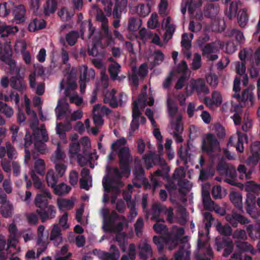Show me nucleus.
<instances>
[{
    "label": "nucleus",
    "mask_w": 260,
    "mask_h": 260,
    "mask_svg": "<svg viewBox=\"0 0 260 260\" xmlns=\"http://www.w3.org/2000/svg\"><path fill=\"white\" fill-rule=\"evenodd\" d=\"M52 198L49 191L43 190L38 193L35 198L34 204L37 207L36 213L42 222L53 219L56 214V209L52 205H49V199Z\"/></svg>",
    "instance_id": "1"
},
{
    "label": "nucleus",
    "mask_w": 260,
    "mask_h": 260,
    "mask_svg": "<svg viewBox=\"0 0 260 260\" xmlns=\"http://www.w3.org/2000/svg\"><path fill=\"white\" fill-rule=\"evenodd\" d=\"M126 143L125 140L120 139L112 143L111 149L114 151H117V155L119 158V165L120 170L123 174H127L129 175L131 173V164L133 161L130 150L127 147H121Z\"/></svg>",
    "instance_id": "2"
},
{
    "label": "nucleus",
    "mask_w": 260,
    "mask_h": 260,
    "mask_svg": "<svg viewBox=\"0 0 260 260\" xmlns=\"http://www.w3.org/2000/svg\"><path fill=\"white\" fill-rule=\"evenodd\" d=\"M2 60H4L8 66L9 73L16 75L10 80V86L19 92L24 91L26 88V82L23 77L20 75V70L16 67L15 61L11 58V55L8 54L7 56H2Z\"/></svg>",
    "instance_id": "3"
},
{
    "label": "nucleus",
    "mask_w": 260,
    "mask_h": 260,
    "mask_svg": "<svg viewBox=\"0 0 260 260\" xmlns=\"http://www.w3.org/2000/svg\"><path fill=\"white\" fill-rule=\"evenodd\" d=\"M143 159L147 170L150 169L154 166H160L165 173L170 171V168L167 165L166 160L159 154L150 152L143 156Z\"/></svg>",
    "instance_id": "4"
},
{
    "label": "nucleus",
    "mask_w": 260,
    "mask_h": 260,
    "mask_svg": "<svg viewBox=\"0 0 260 260\" xmlns=\"http://www.w3.org/2000/svg\"><path fill=\"white\" fill-rule=\"evenodd\" d=\"M201 147L202 151L208 155L220 149L219 142L215 136L212 133L206 135V139L202 140Z\"/></svg>",
    "instance_id": "5"
},
{
    "label": "nucleus",
    "mask_w": 260,
    "mask_h": 260,
    "mask_svg": "<svg viewBox=\"0 0 260 260\" xmlns=\"http://www.w3.org/2000/svg\"><path fill=\"white\" fill-rule=\"evenodd\" d=\"M104 191L106 193L112 192V194L118 196L120 192V189L118 185H113L114 184H117L120 186L123 185L121 181H116L115 179L112 177L105 176L102 180Z\"/></svg>",
    "instance_id": "6"
},
{
    "label": "nucleus",
    "mask_w": 260,
    "mask_h": 260,
    "mask_svg": "<svg viewBox=\"0 0 260 260\" xmlns=\"http://www.w3.org/2000/svg\"><path fill=\"white\" fill-rule=\"evenodd\" d=\"M215 245L217 251H220L224 248L223 256H228L233 251V242L228 237H217L215 239Z\"/></svg>",
    "instance_id": "7"
},
{
    "label": "nucleus",
    "mask_w": 260,
    "mask_h": 260,
    "mask_svg": "<svg viewBox=\"0 0 260 260\" xmlns=\"http://www.w3.org/2000/svg\"><path fill=\"white\" fill-rule=\"evenodd\" d=\"M217 171L221 174L227 177L236 178L237 172L235 168L232 165L226 162H219L217 167Z\"/></svg>",
    "instance_id": "8"
},
{
    "label": "nucleus",
    "mask_w": 260,
    "mask_h": 260,
    "mask_svg": "<svg viewBox=\"0 0 260 260\" xmlns=\"http://www.w3.org/2000/svg\"><path fill=\"white\" fill-rule=\"evenodd\" d=\"M190 86L191 92L196 91L198 94L202 93L207 94L209 92V88L206 85L205 80L202 78L192 80L190 82Z\"/></svg>",
    "instance_id": "9"
},
{
    "label": "nucleus",
    "mask_w": 260,
    "mask_h": 260,
    "mask_svg": "<svg viewBox=\"0 0 260 260\" xmlns=\"http://www.w3.org/2000/svg\"><path fill=\"white\" fill-rule=\"evenodd\" d=\"M132 111V121L131 123V133H134L139 127V118L142 115V112L139 108L138 104L137 101H135L133 104Z\"/></svg>",
    "instance_id": "10"
},
{
    "label": "nucleus",
    "mask_w": 260,
    "mask_h": 260,
    "mask_svg": "<svg viewBox=\"0 0 260 260\" xmlns=\"http://www.w3.org/2000/svg\"><path fill=\"white\" fill-rule=\"evenodd\" d=\"M139 256L140 258L146 260L152 256V249L150 245L146 241L141 242L138 245Z\"/></svg>",
    "instance_id": "11"
},
{
    "label": "nucleus",
    "mask_w": 260,
    "mask_h": 260,
    "mask_svg": "<svg viewBox=\"0 0 260 260\" xmlns=\"http://www.w3.org/2000/svg\"><path fill=\"white\" fill-rule=\"evenodd\" d=\"M226 219L234 228L237 227L239 223L242 224H245L249 222V220L247 218L241 214L236 213L232 215H228L226 216Z\"/></svg>",
    "instance_id": "12"
},
{
    "label": "nucleus",
    "mask_w": 260,
    "mask_h": 260,
    "mask_svg": "<svg viewBox=\"0 0 260 260\" xmlns=\"http://www.w3.org/2000/svg\"><path fill=\"white\" fill-rule=\"evenodd\" d=\"M133 174L135 176L133 180V185L137 188H141V185L139 182L146 178L144 169L141 166L137 165L133 170Z\"/></svg>",
    "instance_id": "13"
},
{
    "label": "nucleus",
    "mask_w": 260,
    "mask_h": 260,
    "mask_svg": "<svg viewBox=\"0 0 260 260\" xmlns=\"http://www.w3.org/2000/svg\"><path fill=\"white\" fill-rule=\"evenodd\" d=\"M202 4V3L200 1L198 3H196V1L193 0H183L181 11L183 14H185L186 12V8L188 7V12L190 14H193L196 9L200 8Z\"/></svg>",
    "instance_id": "14"
},
{
    "label": "nucleus",
    "mask_w": 260,
    "mask_h": 260,
    "mask_svg": "<svg viewBox=\"0 0 260 260\" xmlns=\"http://www.w3.org/2000/svg\"><path fill=\"white\" fill-rule=\"evenodd\" d=\"M252 155L248 158L250 162L256 165L260 160V141L253 142L250 147Z\"/></svg>",
    "instance_id": "15"
},
{
    "label": "nucleus",
    "mask_w": 260,
    "mask_h": 260,
    "mask_svg": "<svg viewBox=\"0 0 260 260\" xmlns=\"http://www.w3.org/2000/svg\"><path fill=\"white\" fill-rule=\"evenodd\" d=\"M12 13L16 23H21L25 21L26 9L24 5H19L14 7Z\"/></svg>",
    "instance_id": "16"
},
{
    "label": "nucleus",
    "mask_w": 260,
    "mask_h": 260,
    "mask_svg": "<svg viewBox=\"0 0 260 260\" xmlns=\"http://www.w3.org/2000/svg\"><path fill=\"white\" fill-rule=\"evenodd\" d=\"M44 230L45 226L43 225H40L38 229V239L37 243L38 245L41 247L40 248H38L37 250L38 255L45 251L47 248V244L43 235Z\"/></svg>",
    "instance_id": "17"
},
{
    "label": "nucleus",
    "mask_w": 260,
    "mask_h": 260,
    "mask_svg": "<svg viewBox=\"0 0 260 260\" xmlns=\"http://www.w3.org/2000/svg\"><path fill=\"white\" fill-rule=\"evenodd\" d=\"M233 96L234 98H236L239 102L245 103L246 102L249 101L251 106L253 104V94L248 88H246L244 90L241 95H240L239 93H235L233 94Z\"/></svg>",
    "instance_id": "18"
},
{
    "label": "nucleus",
    "mask_w": 260,
    "mask_h": 260,
    "mask_svg": "<svg viewBox=\"0 0 260 260\" xmlns=\"http://www.w3.org/2000/svg\"><path fill=\"white\" fill-rule=\"evenodd\" d=\"M127 0H116L113 11L114 18H121V13L126 10Z\"/></svg>",
    "instance_id": "19"
},
{
    "label": "nucleus",
    "mask_w": 260,
    "mask_h": 260,
    "mask_svg": "<svg viewBox=\"0 0 260 260\" xmlns=\"http://www.w3.org/2000/svg\"><path fill=\"white\" fill-rule=\"evenodd\" d=\"M229 197L230 201L236 208L239 211H241L243 208L241 194L238 192L232 191L230 193Z\"/></svg>",
    "instance_id": "20"
},
{
    "label": "nucleus",
    "mask_w": 260,
    "mask_h": 260,
    "mask_svg": "<svg viewBox=\"0 0 260 260\" xmlns=\"http://www.w3.org/2000/svg\"><path fill=\"white\" fill-rule=\"evenodd\" d=\"M247 232L251 239L255 240L260 239V223L249 224L247 227Z\"/></svg>",
    "instance_id": "21"
},
{
    "label": "nucleus",
    "mask_w": 260,
    "mask_h": 260,
    "mask_svg": "<svg viewBox=\"0 0 260 260\" xmlns=\"http://www.w3.org/2000/svg\"><path fill=\"white\" fill-rule=\"evenodd\" d=\"M46 26V23L44 19L35 18L29 24L28 30L30 31L35 32L44 28Z\"/></svg>",
    "instance_id": "22"
},
{
    "label": "nucleus",
    "mask_w": 260,
    "mask_h": 260,
    "mask_svg": "<svg viewBox=\"0 0 260 260\" xmlns=\"http://www.w3.org/2000/svg\"><path fill=\"white\" fill-rule=\"evenodd\" d=\"M256 196L254 193L248 192L247 193L245 202L246 209L247 212L250 213L255 208Z\"/></svg>",
    "instance_id": "23"
},
{
    "label": "nucleus",
    "mask_w": 260,
    "mask_h": 260,
    "mask_svg": "<svg viewBox=\"0 0 260 260\" xmlns=\"http://www.w3.org/2000/svg\"><path fill=\"white\" fill-rule=\"evenodd\" d=\"M203 204L205 209L211 210L214 209V203L212 201L209 191L203 190L202 191Z\"/></svg>",
    "instance_id": "24"
},
{
    "label": "nucleus",
    "mask_w": 260,
    "mask_h": 260,
    "mask_svg": "<svg viewBox=\"0 0 260 260\" xmlns=\"http://www.w3.org/2000/svg\"><path fill=\"white\" fill-rule=\"evenodd\" d=\"M10 237L8 239V248L15 247L17 242L16 239L17 227L14 224H10L9 226Z\"/></svg>",
    "instance_id": "25"
},
{
    "label": "nucleus",
    "mask_w": 260,
    "mask_h": 260,
    "mask_svg": "<svg viewBox=\"0 0 260 260\" xmlns=\"http://www.w3.org/2000/svg\"><path fill=\"white\" fill-rule=\"evenodd\" d=\"M61 231L57 224H55L51 231L50 239L54 241V245L57 246L61 241Z\"/></svg>",
    "instance_id": "26"
},
{
    "label": "nucleus",
    "mask_w": 260,
    "mask_h": 260,
    "mask_svg": "<svg viewBox=\"0 0 260 260\" xmlns=\"http://www.w3.org/2000/svg\"><path fill=\"white\" fill-rule=\"evenodd\" d=\"M18 31L17 26L12 27L6 24H2L0 25V37L5 38L10 34H14Z\"/></svg>",
    "instance_id": "27"
},
{
    "label": "nucleus",
    "mask_w": 260,
    "mask_h": 260,
    "mask_svg": "<svg viewBox=\"0 0 260 260\" xmlns=\"http://www.w3.org/2000/svg\"><path fill=\"white\" fill-rule=\"evenodd\" d=\"M53 192L56 195L61 196L66 194L69 192L71 187L64 183H61L58 185L56 184L52 187Z\"/></svg>",
    "instance_id": "28"
},
{
    "label": "nucleus",
    "mask_w": 260,
    "mask_h": 260,
    "mask_svg": "<svg viewBox=\"0 0 260 260\" xmlns=\"http://www.w3.org/2000/svg\"><path fill=\"white\" fill-rule=\"evenodd\" d=\"M240 5V1H233L231 3L229 10L225 11L226 15L230 19L237 16L239 6Z\"/></svg>",
    "instance_id": "29"
},
{
    "label": "nucleus",
    "mask_w": 260,
    "mask_h": 260,
    "mask_svg": "<svg viewBox=\"0 0 260 260\" xmlns=\"http://www.w3.org/2000/svg\"><path fill=\"white\" fill-rule=\"evenodd\" d=\"M59 177L55 174L54 170L50 169L48 170L46 175V179L48 185L52 188L57 184Z\"/></svg>",
    "instance_id": "30"
},
{
    "label": "nucleus",
    "mask_w": 260,
    "mask_h": 260,
    "mask_svg": "<svg viewBox=\"0 0 260 260\" xmlns=\"http://www.w3.org/2000/svg\"><path fill=\"white\" fill-rule=\"evenodd\" d=\"M214 169L211 166H208L206 168L200 170L199 179L202 181H206L214 176Z\"/></svg>",
    "instance_id": "31"
},
{
    "label": "nucleus",
    "mask_w": 260,
    "mask_h": 260,
    "mask_svg": "<svg viewBox=\"0 0 260 260\" xmlns=\"http://www.w3.org/2000/svg\"><path fill=\"white\" fill-rule=\"evenodd\" d=\"M92 159V154L86 152L85 150L83 151V155L81 154H78L77 155L78 163L82 167L86 165Z\"/></svg>",
    "instance_id": "32"
},
{
    "label": "nucleus",
    "mask_w": 260,
    "mask_h": 260,
    "mask_svg": "<svg viewBox=\"0 0 260 260\" xmlns=\"http://www.w3.org/2000/svg\"><path fill=\"white\" fill-rule=\"evenodd\" d=\"M184 234V229L182 227L177 228L174 232V234L171 235L169 237L170 240L176 246L178 242L181 241V238Z\"/></svg>",
    "instance_id": "33"
},
{
    "label": "nucleus",
    "mask_w": 260,
    "mask_h": 260,
    "mask_svg": "<svg viewBox=\"0 0 260 260\" xmlns=\"http://www.w3.org/2000/svg\"><path fill=\"white\" fill-rule=\"evenodd\" d=\"M237 172L239 174V178L243 180H248L251 178L252 171L249 170L247 171V168L244 165H239L237 168Z\"/></svg>",
    "instance_id": "34"
},
{
    "label": "nucleus",
    "mask_w": 260,
    "mask_h": 260,
    "mask_svg": "<svg viewBox=\"0 0 260 260\" xmlns=\"http://www.w3.org/2000/svg\"><path fill=\"white\" fill-rule=\"evenodd\" d=\"M67 86L64 90L65 95L69 96L70 94V90H75L77 86L75 78L72 77L71 75L68 77L67 81Z\"/></svg>",
    "instance_id": "35"
},
{
    "label": "nucleus",
    "mask_w": 260,
    "mask_h": 260,
    "mask_svg": "<svg viewBox=\"0 0 260 260\" xmlns=\"http://www.w3.org/2000/svg\"><path fill=\"white\" fill-rule=\"evenodd\" d=\"M57 3L56 0H46V6L44 7V14L49 15L55 13L56 10Z\"/></svg>",
    "instance_id": "36"
},
{
    "label": "nucleus",
    "mask_w": 260,
    "mask_h": 260,
    "mask_svg": "<svg viewBox=\"0 0 260 260\" xmlns=\"http://www.w3.org/2000/svg\"><path fill=\"white\" fill-rule=\"evenodd\" d=\"M95 72L93 69L88 70L87 67H84L83 72L80 76V81H89L90 79H93Z\"/></svg>",
    "instance_id": "37"
},
{
    "label": "nucleus",
    "mask_w": 260,
    "mask_h": 260,
    "mask_svg": "<svg viewBox=\"0 0 260 260\" xmlns=\"http://www.w3.org/2000/svg\"><path fill=\"white\" fill-rule=\"evenodd\" d=\"M167 109L171 117H174L178 110V108L175 102L168 96L167 101Z\"/></svg>",
    "instance_id": "38"
},
{
    "label": "nucleus",
    "mask_w": 260,
    "mask_h": 260,
    "mask_svg": "<svg viewBox=\"0 0 260 260\" xmlns=\"http://www.w3.org/2000/svg\"><path fill=\"white\" fill-rule=\"evenodd\" d=\"M79 37V34L78 31L72 30L67 34L66 36V40L68 44L71 46H74Z\"/></svg>",
    "instance_id": "39"
},
{
    "label": "nucleus",
    "mask_w": 260,
    "mask_h": 260,
    "mask_svg": "<svg viewBox=\"0 0 260 260\" xmlns=\"http://www.w3.org/2000/svg\"><path fill=\"white\" fill-rule=\"evenodd\" d=\"M216 229L221 235L224 236V237H228L232 233V229L230 225H222L220 222L217 224Z\"/></svg>",
    "instance_id": "40"
},
{
    "label": "nucleus",
    "mask_w": 260,
    "mask_h": 260,
    "mask_svg": "<svg viewBox=\"0 0 260 260\" xmlns=\"http://www.w3.org/2000/svg\"><path fill=\"white\" fill-rule=\"evenodd\" d=\"M237 19L240 26L242 27H244L248 20V17L246 10L242 9L239 11L237 14Z\"/></svg>",
    "instance_id": "41"
},
{
    "label": "nucleus",
    "mask_w": 260,
    "mask_h": 260,
    "mask_svg": "<svg viewBox=\"0 0 260 260\" xmlns=\"http://www.w3.org/2000/svg\"><path fill=\"white\" fill-rule=\"evenodd\" d=\"M13 206L9 203L1 206L0 213L5 218L10 217L12 216Z\"/></svg>",
    "instance_id": "42"
},
{
    "label": "nucleus",
    "mask_w": 260,
    "mask_h": 260,
    "mask_svg": "<svg viewBox=\"0 0 260 260\" xmlns=\"http://www.w3.org/2000/svg\"><path fill=\"white\" fill-rule=\"evenodd\" d=\"M106 172L107 175L106 176H110L112 172H113L114 177H113L115 179H121L122 177V175L123 174L121 170V172L119 171L117 167L113 168L109 165L106 166ZM127 175V174H125Z\"/></svg>",
    "instance_id": "43"
},
{
    "label": "nucleus",
    "mask_w": 260,
    "mask_h": 260,
    "mask_svg": "<svg viewBox=\"0 0 260 260\" xmlns=\"http://www.w3.org/2000/svg\"><path fill=\"white\" fill-rule=\"evenodd\" d=\"M125 237V234L124 233H118L115 236V240L118 242L119 246L123 252L126 251Z\"/></svg>",
    "instance_id": "44"
},
{
    "label": "nucleus",
    "mask_w": 260,
    "mask_h": 260,
    "mask_svg": "<svg viewBox=\"0 0 260 260\" xmlns=\"http://www.w3.org/2000/svg\"><path fill=\"white\" fill-rule=\"evenodd\" d=\"M0 112L8 118L11 117L14 113L12 107L1 101H0Z\"/></svg>",
    "instance_id": "45"
},
{
    "label": "nucleus",
    "mask_w": 260,
    "mask_h": 260,
    "mask_svg": "<svg viewBox=\"0 0 260 260\" xmlns=\"http://www.w3.org/2000/svg\"><path fill=\"white\" fill-rule=\"evenodd\" d=\"M235 244L237 248L240 251H251L252 250V246L247 242L236 241Z\"/></svg>",
    "instance_id": "46"
},
{
    "label": "nucleus",
    "mask_w": 260,
    "mask_h": 260,
    "mask_svg": "<svg viewBox=\"0 0 260 260\" xmlns=\"http://www.w3.org/2000/svg\"><path fill=\"white\" fill-rule=\"evenodd\" d=\"M6 148L9 159L10 160L15 159L17 157V152L14 147L9 142H7L6 143Z\"/></svg>",
    "instance_id": "47"
},
{
    "label": "nucleus",
    "mask_w": 260,
    "mask_h": 260,
    "mask_svg": "<svg viewBox=\"0 0 260 260\" xmlns=\"http://www.w3.org/2000/svg\"><path fill=\"white\" fill-rule=\"evenodd\" d=\"M45 165L44 161L42 159H39L35 161V170L41 176L45 174Z\"/></svg>",
    "instance_id": "48"
},
{
    "label": "nucleus",
    "mask_w": 260,
    "mask_h": 260,
    "mask_svg": "<svg viewBox=\"0 0 260 260\" xmlns=\"http://www.w3.org/2000/svg\"><path fill=\"white\" fill-rule=\"evenodd\" d=\"M165 207L158 204H153L152 206V220L159 217L160 213L163 211Z\"/></svg>",
    "instance_id": "49"
},
{
    "label": "nucleus",
    "mask_w": 260,
    "mask_h": 260,
    "mask_svg": "<svg viewBox=\"0 0 260 260\" xmlns=\"http://www.w3.org/2000/svg\"><path fill=\"white\" fill-rule=\"evenodd\" d=\"M56 131L60 139L66 141V125L62 123H57Z\"/></svg>",
    "instance_id": "50"
},
{
    "label": "nucleus",
    "mask_w": 260,
    "mask_h": 260,
    "mask_svg": "<svg viewBox=\"0 0 260 260\" xmlns=\"http://www.w3.org/2000/svg\"><path fill=\"white\" fill-rule=\"evenodd\" d=\"M57 205L60 210L62 208L71 209L74 206V202L70 200L62 199L58 201Z\"/></svg>",
    "instance_id": "51"
},
{
    "label": "nucleus",
    "mask_w": 260,
    "mask_h": 260,
    "mask_svg": "<svg viewBox=\"0 0 260 260\" xmlns=\"http://www.w3.org/2000/svg\"><path fill=\"white\" fill-rule=\"evenodd\" d=\"M216 49V47L215 42L207 44L202 49L203 55L213 53Z\"/></svg>",
    "instance_id": "52"
},
{
    "label": "nucleus",
    "mask_w": 260,
    "mask_h": 260,
    "mask_svg": "<svg viewBox=\"0 0 260 260\" xmlns=\"http://www.w3.org/2000/svg\"><path fill=\"white\" fill-rule=\"evenodd\" d=\"M132 74L129 76V79L134 86H138L139 85V77L138 69L136 67H133L132 69Z\"/></svg>",
    "instance_id": "53"
},
{
    "label": "nucleus",
    "mask_w": 260,
    "mask_h": 260,
    "mask_svg": "<svg viewBox=\"0 0 260 260\" xmlns=\"http://www.w3.org/2000/svg\"><path fill=\"white\" fill-rule=\"evenodd\" d=\"M201 66V55L196 53L194 55V58L191 63V68L193 70H197Z\"/></svg>",
    "instance_id": "54"
},
{
    "label": "nucleus",
    "mask_w": 260,
    "mask_h": 260,
    "mask_svg": "<svg viewBox=\"0 0 260 260\" xmlns=\"http://www.w3.org/2000/svg\"><path fill=\"white\" fill-rule=\"evenodd\" d=\"M10 12V6L8 3L4 2L0 4V16L6 17Z\"/></svg>",
    "instance_id": "55"
},
{
    "label": "nucleus",
    "mask_w": 260,
    "mask_h": 260,
    "mask_svg": "<svg viewBox=\"0 0 260 260\" xmlns=\"http://www.w3.org/2000/svg\"><path fill=\"white\" fill-rule=\"evenodd\" d=\"M233 237L234 239L245 240L247 239L246 232L244 230L237 229L233 234Z\"/></svg>",
    "instance_id": "56"
},
{
    "label": "nucleus",
    "mask_w": 260,
    "mask_h": 260,
    "mask_svg": "<svg viewBox=\"0 0 260 260\" xmlns=\"http://www.w3.org/2000/svg\"><path fill=\"white\" fill-rule=\"evenodd\" d=\"M119 256L116 253L103 252L100 256L101 260H118Z\"/></svg>",
    "instance_id": "57"
},
{
    "label": "nucleus",
    "mask_w": 260,
    "mask_h": 260,
    "mask_svg": "<svg viewBox=\"0 0 260 260\" xmlns=\"http://www.w3.org/2000/svg\"><path fill=\"white\" fill-rule=\"evenodd\" d=\"M140 24L138 19L135 17H131L128 20V29L131 31H136L139 28Z\"/></svg>",
    "instance_id": "58"
},
{
    "label": "nucleus",
    "mask_w": 260,
    "mask_h": 260,
    "mask_svg": "<svg viewBox=\"0 0 260 260\" xmlns=\"http://www.w3.org/2000/svg\"><path fill=\"white\" fill-rule=\"evenodd\" d=\"M178 154L180 159L184 162V165H186L188 162V158L189 157L188 150L185 149L183 151L182 147H181L178 151Z\"/></svg>",
    "instance_id": "59"
},
{
    "label": "nucleus",
    "mask_w": 260,
    "mask_h": 260,
    "mask_svg": "<svg viewBox=\"0 0 260 260\" xmlns=\"http://www.w3.org/2000/svg\"><path fill=\"white\" fill-rule=\"evenodd\" d=\"M117 67L114 65H110L109 68V72L111 78L113 80H116L117 79L119 68L120 67V65L116 63Z\"/></svg>",
    "instance_id": "60"
},
{
    "label": "nucleus",
    "mask_w": 260,
    "mask_h": 260,
    "mask_svg": "<svg viewBox=\"0 0 260 260\" xmlns=\"http://www.w3.org/2000/svg\"><path fill=\"white\" fill-rule=\"evenodd\" d=\"M55 168L57 173L56 175L59 177H62L67 170V166L62 163L55 162Z\"/></svg>",
    "instance_id": "61"
},
{
    "label": "nucleus",
    "mask_w": 260,
    "mask_h": 260,
    "mask_svg": "<svg viewBox=\"0 0 260 260\" xmlns=\"http://www.w3.org/2000/svg\"><path fill=\"white\" fill-rule=\"evenodd\" d=\"M181 45L182 48H191V40H189L188 35L187 34L184 33L182 35Z\"/></svg>",
    "instance_id": "62"
},
{
    "label": "nucleus",
    "mask_w": 260,
    "mask_h": 260,
    "mask_svg": "<svg viewBox=\"0 0 260 260\" xmlns=\"http://www.w3.org/2000/svg\"><path fill=\"white\" fill-rule=\"evenodd\" d=\"M31 177L34 182V187L37 189H41L42 188L43 184L39 177L36 174L34 171L31 172Z\"/></svg>",
    "instance_id": "63"
},
{
    "label": "nucleus",
    "mask_w": 260,
    "mask_h": 260,
    "mask_svg": "<svg viewBox=\"0 0 260 260\" xmlns=\"http://www.w3.org/2000/svg\"><path fill=\"white\" fill-rule=\"evenodd\" d=\"M26 46L25 44H23L22 46V49L21 50V53L23 55V58L25 61V62L28 64L31 62V56L29 52L28 51L26 50Z\"/></svg>",
    "instance_id": "64"
}]
</instances>
